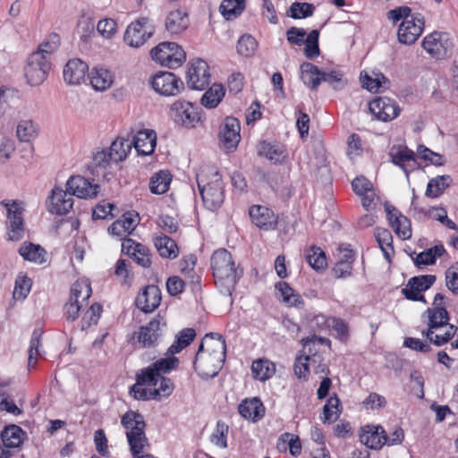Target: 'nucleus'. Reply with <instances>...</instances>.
<instances>
[{
	"label": "nucleus",
	"mask_w": 458,
	"mask_h": 458,
	"mask_svg": "<svg viewBox=\"0 0 458 458\" xmlns=\"http://www.w3.org/2000/svg\"><path fill=\"white\" fill-rule=\"evenodd\" d=\"M211 268L220 293L231 295L243 273L242 269L235 267L232 254L225 249L216 250L211 257Z\"/></svg>",
	"instance_id": "nucleus-1"
},
{
	"label": "nucleus",
	"mask_w": 458,
	"mask_h": 458,
	"mask_svg": "<svg viewBox=\"0 0 458 458\" xmlns=\"http://www.w3.org/2000/svg\"><path fill=\"white\" fill-rule=\"evenodd\" d=\"M121 423L126 429V437L131 454L137 456L138 454L142 453L144 446L148 445L144 418L139 412L128 411L122 416Z\"/></svg>",
	"instance_id": "nucleus-2"
},
{
	"label": "nucleus",
	"mask_w": 458,
	"mask_h": 458,
	"mask_svg": "<svg viewBox=\"0 0 458 458\" xmlns=\"http://www.w3.org/2000/svg\"><path fill=\"white\" fill-rule=\"evenodd\" d=\"M421 47L437 60L450 58L454 52V42L445 32L434 31L427 35L421 42Z\"/></svg>",
	"instance_id": "nucleus-3"
},
{
	"label": "nucleus",
	"mask_w": 458,
	"mask_h": 458,
	"mask_svg": "<svg viewBox=\"0 0 458 458\" xmlns=\"http://www.w3.org/2000/svg\"><path fill=\"white\" fill-rule=\"evenodd\" d=\"M154 61L171 69L181 66L186 59L184 50L174 42H162L150 51Z\"/></svg>",
	"instance_id": "nucleus-4"
},
{
	"label": "nucleus",
	"mask_w": 458,
	"mask_h": 458,
	"mask_svg": "<svg viewBox=\"0 0 458 458\" xmlns=\"http://www.w3.org/2000/svg\"><path fill=\"white\" fill-rule=\"evenodd\" d=\"M50 71V62L47 57L39 52H33L27 61L24 68L27 81L31 86H38L47 79Z\"/></svg>",
	"instance_id": "nucleus-5"
},
{
	"label": "nucleus",
	"mask_w": 458,
	"mask_h": 458,
	"mask_svg": "<svg viewBox=\"0 0 458 458\" xmlns=\"http://www.w3.org/2000/svg\"><path fill=\"white\" fill-rule=\"evenodd\" d=\"M225 359V356L206 353L202 352V346H199L193 361V367L200 377L212 378L218 374Z\"/></svg>",
	"instance_id": "nucleus-6"
},
{
	"label": "nucleus",
	"mask_w": 458,
	"mask_h": 458,
	"mask_svg": "<svg viewBox=\"0 0 458 458\" xmlns=\"http://www.w3.org/2000/svg\"><path fill=\"white\" fill-rule=\"evenodd\" d=\"M165 322L159 317L153 318L133 334V344H139L141 348L156 346L163 333L162 327H165Z\"/></svg>",
	"instance_id": "nucleus-7"
},
{
	"label": "nucleus",
	"mask_w": 458,
	"mask_h": 458,
	"mask_svg": "<svg viewBox=\"0 0 458 458\" xmlns=\"http://www.w3.org/2000/svg\"><path fill=\"white\" fill-rule=\"evenodd\" d=\"M179 364L178 358L171 355L166 358H162L151 366L141 370L138 374V384H148V386H157L158 383V377L162 374L169 373L172 369H175Z\"/></svg>",
	"instance_id": "nucleus-8"
},
{
	"label": "nucleus",
	"mask_w": 458,
	"mask_h": 458,
	"mask_svg": "<svg viewBox=\"0 0 458 458\" xmlns=\"http://www.w3.org/2000/svg\"><path fill=\"white\" fill-rule=\"evenodd\" d=\"M0 204L1 206L4 207L7 211V218L9 221V240H20L24 231L22 217L23 208L21 207L22 203L17 200L9 201L4 199L0 202Z\"/></svg>",
	"instance_id": "nucleus-9"
},
{
	"label": "nucleus",
	"mask_w": 458,
	"mask_h": 458,
	"mask_svg": "<svg viewBox=\"0 0 458 458\" xmlns=\"http://www.w3.org/2000/svg\"><path fill=\"white\" fill-rule=\"evenodd\" d=\"M210 83L209 67L202 59H193L189 63L187 84L191 89L203 90Z\"/></svg>",
	"instance_id": "nucleus-10"
},
{
	"label": "nucleus",
	"mask_w": 458,
	"mask_h": 458,
	"mask_svg": "<svg viewBox=\"0 0 458 458\" xmlns=\"http://www.w3.org/2000/svg\"><path fill=\"white\" fill-rule=\"evenodd\" d=\"M437 277L434 275H422L410 278L402 289L403 295L410 301L427 303L423 292L428 290L435 283Z\"/></svg>",
	"instance_id": "nucleus-11"
},
{
	"label": "nucleus",
	"mask_w": 458,
	"mask_h": 458,
	"mask_svg": "<svg viewBox=\"0 0 458 458\" xmlns=\"http://www.w3.org/2000/svg\"><path fill=\"white\" fill-rule=\"evenodd\" d=\"M153 34V28L148 25V19L141 17L131 22L124 33V42L131 47H141Z\"/></svg>",
	"instance_id": "nucleus-12"
},
{
	"label": "nucleus",
	"mask_w": 458,
	"mask_h": 458,
	"mask_svg": "<svg viewBox=\"0 0 458 458\" xmlns=\"http://www.w3.org/2000/svg\"><path fill=\"white\" fill-rule=\"evenodd\" d=\"M153 89L163 96H175L183 89L184 84L180 78L170 72H160L152 77Z\"/></svg>",
	"instance_id": "nucleus-13"
},
{
	"label": "nucleus",
	"mask_w": 458,
	"mask_h": 458,
	"mask_svg": "<svg viewBox=\"0 0 458 458\" xmlns=\"http://www.w3.org/2000/svg\"><path fill=\"white\" fill-rule=\"evenodd\" d=\"M241 125L238 119L228 116L220 126L219 141L221 146L227 151H234L240 141Z\"/></svg>",
	"instance_id": "nucleus-14"
},
{
	"label": "nucleus",
	"mask_w": 458,
	"mask_h": 458,
	"mask_svg": "<svg viewBox=\"0 0 458 458\" xmlns=\"http://www.w3.org/2000/svg\"><path fill=\"white\" fill-rule=\"evenodd\" d=\"M369 112L377 119L387 122L394 119L400 114V107L395 100L387 97H378L369 104Z\"/></svg>",
	"instance_id": "nucleus-15"
},
{
	"label": "nucleus",
	"mask_w": 458,
	"mask_h": 458,
	"mask_svg": "<svg viewBox=\"0 0 458 458\" xmlns=\"http://www.w3.org/2000/svg\"><path fill=\"white\" fill-rule=\"evenodd\" d=\"M66 189L72 196L81 199L97 197L99 185L81 175L71 176L66 182Z\"/></svg>",
	"instance_id": "nucleus-16"
},
{
	"label": "nucleus",
	"mask_w": 458,
	"mask_h": 458,
	"mask_svg": "<svg viewBox=\"0 0 458 458\" xmlns=\"http://www.w3.org/2000/svg\"><path fill=\"white\" fill-rule=\"evenodd\" d=\"M424 27L421 16L411 17V20L403 21L398 29V40L405 45L413 44L420 36Z\"/></svg>",
	"instance_id": "nucleus-17"
},
{
	"label": "nucleus",
	"mask_w": 458,
	"mask_h": 458,
	"mask_svg": "<svg viewBox=\"0 0 458 458\" xmlns=\"http://www.w3.org/2000/svg\"><path fill=\"white\" fill-rule=\"evenodd\" d=\"M198 187L201 195L205 207L209 210H216L224 202V191L222 183L216 181L213 183H208L207 185H201L198 182Z\"/></svg>",
	"instance_id": "nucleus-18"
},
{
	"label": "nucleus",
	"mask_w": 458,
	"mask_h": 458,
	"mask_svg": "<svg viewBox=\"0 0 458 458\" xmlns=\"http://www.w3.org/2000/svg\"><path fill=\"white\" fill-rule=\"evenodd\" d=\"M171 112L175 123L185 127H192L199 120V114L194 106L187 101H175L171 106Z\"/></svg>",
	"instance_id": "nucleus-19"
},
{
	"label": "nucleus",
	"mask_w": 458,
	"mask_h": 458,
	"mask_svg": "<svg viewBox=\"0 0 458 458\" xmlns=\"http://www.w3.org/2000/svg\"><path fill=\"white\" fill-rule=\"evenodd\" d=\"M161 301V293L156 285H147L135 299V305L144 313L152 312Z\"/></svg>",
	"instance_id": "nucleus-20"
},
{
	"label": "nucleus",
	"mask_w": 458,
	"mask_h": 458,
	"mask_svg": "<svg viewBox=\"0 0 458 458\" xmlns=\"http://www.w3.org/2000/svg\"><path fill=\"white\" fill-rule=\"evenodd\" d=\"M360 441L370 449H378L386 444L387 435L381 426L367 425L360 429Z\"/></svg>",
	"instance_id": "nucleus-21"
},
{
	"label": "nucleus",
	"mask_w": 458,
	"mask_h": 458,
	"mask_svg": "<svg viewBox=\"0 0 458 458\" xmlns=\"http://www.w3.org/2000/svg\"><path fill=\"white\" fill-rule=\"evenodd\" d=\"M49 211L59 216L66 215L72 208L73 199L66 190L55 187L49 197Z\"/></svg>",
	"instance_id": "nucleus-22"
},
{
	"label": "nucleus",
	"mask_w": 458,
	"mask_h": 458,
	"mask_svg": "<svg viewBox=\"0 0 458 458\" xmlns=\"http://www.w3.org/2000/svg\"><path fill=\"white\" fill-rule=\"evenodd\" d=\"M249 215L251 222L259 228L274 229L277 224V217L268 208L261 205H253L250 208Z\"/></svg>",
	"instance_id": "nucleus-23"
},
{
	"label": "nucleus",
	"mask_w": 458,
	"mask_h": 458,
	"mask_svg": "<svg viewBox=\"0 0 458 458\" xmlns=\"http://www.w3.org/2000/svg\"><path fill=\"white\" fill-rule=\"evenodd\" d=\"M122 251L132 258L142 267H149L151 265L148 249L140 243H135L130 238L123 239Z\"/></svg>",
	"instance_id": "nucleus-24"
},
{
	"label": "nucleus",
	"mask_w": 458,
	"mask_h": 458,
	"mask_svg": "<svg viewBox=\"0 0 458 458\" xmlns=\"http://www.w3.org/2000/svg\"><path fill=\"white\" fill-rule=\"evenodd\" d=\"M88 70V64L82 60L71 59L64 68V80L69 85H79L84 81Z\"/></svg>",
	"instance_id": "nucleus-25"
},
{
	"label": "nucleus",
	"mask_w": 458,
	"mask_h": 458,
	"mask_svg": "<svg viewBox=\"0 0 458 458\" xmlns=\"http://www.w3.org/2000/svg\"><path fill=\"white\" fill-rule=\"evenodd\" d=\"M387 219L394 233L403 240L411 236L410 221L403 216L394 206L386 205Z\"/></svg>",
	"instance_id": "nucleus-26"
},
{
	"label": "nucleus",
	"mask_w": 458,
	"mask_h": 458,
	"mask_svg": "<svg viewBox=\"0 0 458 458\" xmlns=\"http://www.w3.org/2000/svg\"><path fill=\"white\" fill-rule=\"evenodd\" d=\"M190 25L189 15L184 9L171 11L166 16L165 27L171 35H178L184 31Z\"/></svg>",
	"instance_id": "nucleus-27"
},
{
	"label": "nucleus",
	"mask_w": 458,
	"mask_h": 458,
	"mask_svg": "<svg viewBox=\"0 0 458 458\" xmlns=\"http://www.w3.org/2000/svg\"><path fill=\"white\" fill-rule=\"evenodd\" d=\"M131 141L139 155L148 156L155 150L157 135L152 130H143L134 135Z\"/></svg>",
	"instance_id": "nucleus-28"
},
{
	"label": "nucleus",
	"mask_w": 458,
	"mask_h": 458,
	"mask_svg": "<svg viewBox=\"0 0 458 458\" xmlns=\"http://www.w3.org/2000/svg\"><path fill=\"white\" fill-rule=\"evenodd\" d=\"M392 162L400 166L408 176L409 173L414 169V165L410 163H415V153L407 147H393L389 152Z\"/></svg>",
	"instance_id": "nucleus-29"
},
{
	"label": "nucleus",
	"mask_w": 458,
	"mask_h": 458,
	"mask_svg": "<svg viewBox=\"0 0 458 458\" xmlns=\"http://www.w3.org/2000/svg\"><path fill=\"white\" fill-rule=\"evenodd\" d=\"M428 318V329L430 334L437 332L443 327H448L449 314L445 307L428 308L423 314Z\"/></svg>",
	"instance_id": "nucleus-30"
},
{
	"label": "nucleus",
	"mask_w": 458,
	"mask_h": 458,
	"mask_svg": "<svg viewBox=\"0 0 458 458\" xmlns=\"http://www.w3.org/2000/svg\"><path fill=\"white\" fill-rule=\"evenodd\" d=\"M199 346H202V352L206 353L225 356V340L218 333L206 334Z\"/></svg>",
	"instance_id": "nucleus-31"
},
{
	"label": "nucleus",
	"mask_w": 458,
	"mask_h": 458,
	"mask_svg": "<svg viewBox=\"0 0 458 458\" xmlns=\"http://www.w3.org/2000/svg\"><path fill=\"white\" fill-rule=\"evenodd\" d=\"M239 413L252 421L259 420L265 414V407L259 398L242 401L238 407Z\"/></svg>",
	"instance_id": "nucleus-32"
},
{
	"label": "nucleus",
	"mask_w": 458,
	"mask_h": 458,
	"mask_svg": "<svg viewBox=\"0 0 458 458\" xmlns=\"http://www.w3.org/2000/svg\"><path fill=\"white\" fill-rule=\"evenodd\" d=\"M301 79L310 89L316 90L322 82V70L311 63L304 62L301 64Z\"/></svg>",
	"instance_id": "nucleus-33"
},
{
	"label": "nucleus",
	"mask_w": 458,
	"mask_h": 458,
	"mask_svg": "<svg viewBox=\"0 0 458 458\" xmlns=\"http://www.w3.org/2000/svg\"><path fill=\"white\" fill-rule=\"evenodd\" d=\"M92 87L98 91H104L109 89L114 81L112 72L102 67L94 68L89 74Z\"/></svg>",
	"instance_id": "nucleus-34"
},
{
	"label": "nucleus",
	"mask_w": 458,
	"mask_h": 458,
	"mask_svg": "<svg viewBox=\"0 0 458 458\" xmlns=\"http://www.w3.org/2000/svg\"><path fill=\"white\" fill-rule=\"evenodd\" d=\"M154 245L162 258L174 259L178 256V247L175 242L166 235L154 238Z\"/></svg>",
	"instance_id": "nucleus-35"
},
{
	"label": "nucleus",
	"mask_w": 458,
	"mask_h": 458,
	"mask_svg": "<svg viewBox=\"0 0 458 458\" xmlns=\"http://www.w3.org/2000/svg\"><path fill=\"white\" fill-rule=\"evenodd\" d=\"M375 237L385 259L388 261V263H391L392 258L394 255L393 236L391 232L387 229L377 228L375 230Z\"/></svg>",
	"instance_id": "nucleus-36"
},
{
	"label": "nucleus",
	"mask_w": 458,
	"mask_h": 458,
	"mask_svg": "<svg viewBox=\"0 0 458 458\" xmlns=\"http://www.w3.org/2000/svg\"><path fill=\"white\" fill-rule=\"evenodd\" d=\"M132 142L129 139L117 138L109 148V155L114 162L124 160L131 151Z\"/></svg>",
	"instance_id": "nucleus-37"
},
{
	"label": "nucleus",
	"mask_w": 458,
	"mask_h": 458,
	"mask_svg": "<svg viewBox=\"0 0 458 458\" xmlns=\"http://www.w3.org/2000/svg\"><path fill=\"white\" fill-rule=\"evenodd\" d=\"M24 432L17 425H9L1 433L2 441L5 447H19L22 443Z\"/></svg>",
	"instance_id": "nucleus-38"
},
{
	"label": "nucleus",
	"mask_w": 458,
	"mask_h": 458,
	"mask_svg": "<svg viewBox=\"0 0 458 458\" xmlns=\"http://www.w3.org/2000/svg\"><path fill=\"white\" fill-rule=\"evenodd\" d=\"M443 245H436L420 253H419L412 260L416 267L433 265L436 263L437 258L441 257L445 252Z\"/></svg>",
	"instance_id": "nucleus-39"
},
{
	"label": "nucleus",
	"mask_w": 458,
	"mask_h": 458,
	"mask_svg": "<svg viewBox=\"0 0 458 458\" xmlns=\"http://www.w3.org/2000/svg\"><path fill=\"white\" fill-rule=\"evenodd\" d=\"M20 255L26 260L42 264L45 262V250L31 242H25L19 249Z\"/></svg>",
	"instance_id": "nucleus-40"
},
{
	"label": "nucleus",
	"mask_w": 458,
	"mask_h": 458,
	"mask_svg": "<svg viewBox=\"0 0 458 458\" xmlns=\"http://www.w3.org/2000/svg\"><path fill=\"white\" fill-rule=\"evenodd\" d=\"M451 182L450 175L437 176L428 182L425 195L428 198H437L450 186Z\"/></svg>",
	"instance_id": "nucleus-41"
},
{
	"label": "nucleus",
	"mask_w": 458,
	"mask_h": 458,
	"mask_svg": "<svg viewBox=\"0 0 458 458\" xmlns=\"http://www.w3.org/2000/svg\"><path fill=\"white\" fill-rule=\"evenodd\" d=\"M251 371L255 379L265 381L274 375L276 366L268 360L260 359L253 361Z\"/></svg>",
	"instance_id": "nucleus-42"
},
{
	"label": "nucleus",
	"mask_w": 458,
	"mask_h": 458,
	"mask_svg": "<svg viewBox=\"0 0 458 458\" xmlns=\"http://www.w3.org/2000/svg\"><path fill=\"white\" fill-rule=\"evenodd\" d=\"M196 333L193 328H184L178 333L175 341L168 348L167 354L174 355L187 347L195 338Z\"/></svg>",
	"instance_id": "nucleus-43"
},
{
	"label": "nucleus",
	"mask_w": 458,
	"mask_h": 458,
	"mask_svg": "<svg viewBox=\"0 0 458 458\" xmlns=\"http://www.w3.org/2000/svg\"><path fill=\"white\" fill-rule=\"evenodd\" d=\"M259 154L265 156L274 163H277L285 157V149L284 147L279 143L271 144L267 141H263L260 144Z\"/></svg>",
	"instance_id": "nucleus-44"
},
{
	"label": "nucleus",
	"mask_w": 458,
	"mask_h": 458,
	"mask_svg": "<svg viewBox=\"0 0 458 458\" xmlns=\"http://www.w3.org/2000/svg\"><path fill=\"white\" fill-rule=\"evenodd\" d=\"M225 89L222 84H214L202 96L201 104L206 108H215L225 96Z\"/></svg>",
	"instance_id": "nucleus-45"
},
{
	"label": "nucleus",
	"mask_w": 458,
	"mask_h": 458,
	"mask_svg": "<svg viewBox=\"0 0 458 458\" xmlns=\"http://www.w3.org/2000/svg\"><path fill=\"white\" fill-rule=\"evenodd\" d=\"M276 289L281 293L284 302L290 306L301 308L303 307V300L301 296L293 290L288 283L281 281L276 285Z\"/></svg>",
	"instance_id": "nucleus-46"
},
{
	"label": "nucleus",
	"mask_w": 458,
	"mask_h": 458,
	"mask_svg": "<svg viewBox=\"0 0 458 458\" xmlns=\"http://www.w3.org/2000/svg\"><path fill=\"white\" fill-rule=\"evenodd\" d=\"M171 181L172 175L168 171H159L152 176L149 190L153 194H163L168 190Z\"/></svg>",
	"instance_id": "nucleus-47"
},
{
	"label": "nucleus",
	"mask_w": 458,
	"mask_h": 458,
	"mask_svg": "<svg viewBox=\"0 0 458 458\" xmlns=\"http://www.w3.org/2000/svg\"><path fill=\"white\" fill-rule=\"evenodd\" d=\"M91 293L90 284L88 281L78 280L72 285L70 299L77 302H82V304L86 302L87 304Z\"/></svg>",
	"instance_id": "nucleus-48"
},
{
	"label": "nucleus",
	"mask_w": 458,
	"mask_h": 458,
	"mask_svg": "<svg viewBox=\"0 0 458 458\" xmlns=\"http://www.w3.org/2000/svg\"><path fill=\"white\" fill-rule=\"evenodd\" d=\"M360 81L362 87L370 92H377L384 84L389 83L382 73H375V77H372L365 72H360Z\"/></svg>",
	"instance_id": "nucleus-49"
},
{
	"label": "nucleus",
	"mask_w": 458,
	"mask_h": 458,
	"mask_svg": "<svg viewBox=\"0 0 458 458\" xmlns=\"http://www.w3.org/2000/svg\"><path fill=\"white\" fill-rule=\"evenodd\" d=\"M219 9L226 20H233L242 13L244 0H223Z\"/></svg>",
	"instance_id": "nucleus-50"
},
{
	"label": "nucleus",
	"mask_w": 458,
	"mask_h": 458,
	"mask_svg": "<svg viewBox=\"0 0 458 458\" xmlns=\"http://www.w3.org/2000/svg\"><path fill=\"white\" fill-rule=\"evenodd\" d=\"M457 327L454 325H448L445 332L444 334H437V332L434 334H430L429 331H422V335L427 337L429 341V344H433L437 346H442L443 344L448 343L456 334Z\"/></svg>",
	"instance_id": "nucleus-51"
},
{
	"label": "nucleus",
	"mask_w": 458,
	"mask_h": 458,
	"mask_svg": "<svg viewBox=\"0 0 458 458\" xmlns=\"http://www.w3.org/2000/svg\"><path fill=\"white\" fill-rule=\"evenodd\" d=\"M306 260L310 266L316 270L324 268L327 266L325 252L319 247H310V250H307Z\"/></svg>",
	"instance_id": "nucleus-52"
},
{
	"label": "nucleus",
	"mask_w": 458,
	"mask_h": 458,
	"mask_svg": "<svg viewBox=\"0 0 458 458\" xmlns=\"http://www.w3.org/2000/svg\"><path fill=\"white\" fill-rule=\"evenodd\" d=\"M257 47V40L249 34L242 36L237 42L238 54L245 57L252 56L255 54Z\"/></svg>",
	"instance_id": "nucleus-53"
},
{
	"label": "nucleus",
	"mask_w": 458,
	"mask_h": 458,
	"mask_svg": "<svg viewBox=\"0 0 458 458\" xmlns=\"http://www.w3.org/2000/svg\"><path fill=\"white\" fill-rule=\"evenodd\" d=\"M340 401L336 394L330 396L323 407L322 420L324 423H331L338 419V406Z\"/></svg>",
	"instance_id": "nucleus-54"
},
{
	"label": "nucleus",
	"mask_w": 458,
	"mask_h": 458,
	"mask_svg": "<svg viewBox=\"0 0 458 458\" xmlns=\"http://www.w3.org/2000/svg\"><path fill=\"white\" fill-rule=\"evenodd\" d=\"M322 82H327L334 89H342L347 83L344 73L339 70L323 71Z\"/></svg>",
	"instance_id": "nucleus-55"
},
{
	"label": "nucleus",
	"mask_w": 458,
	"mask_h": 458,
	"mask_svg": "<svg viewBox=\"0 0 458 458\" xmlns=\"http://www.w3.org/2000/svg\"><path fill=\"white\" fill-rule=\"evenodd\" d=\"M16 134L21 141L28 142L37 136V126L31 120L21 121Z\"/></svg>",
	"instance_id": "nucleus-56"
},
{
	"label": "nucleus",
	"mask_w": 458,
	"mask_h": 458,
	"mask_svg": "<svg viewBox=\"0 0 458 458\" xmlns=\"http://www.w3.org/2000/svg\"><path fill=\"white\" fill-rule=\"evenodd\" d=\"M315 6L310 3L294 2L290 6L287 14L293 19L307 18L313 14Z\"/></svg>",
	"instance_id": "nucleus-57"
},
{
	"label": "nucleus",
	"mask_w": 458,
	"mask_h": 458,
	"mask_svg": "<svg viewBox=\"0 0 458 458\" xmlns=\"http://www.w3.org/2000/svg\"><path fill=\"white\" fill-rule=\"evenodd\" d=\"M154 386L156 388L153 391L150 390V395H152L154 399L157 397H167L174 390V384L172 380L163 376L158 377V383Z\"/></svg>",
	"instance_id": "nucleus-58"
},
{
	"label": "nucleus",
	"mask_w": 458,
	"mask_h": 458,
	"mask_svg": "<svg viewBox=\"0 0 458 458\" xmlns=\"http://www.w3.org/2000/svg\"><path fill=\"white\" fill-rule=\"evenodd\" d=\"M42 336V332L39 330H34L31 335L30 350H29V358H28V367L32 368L35 366L37 362L38 356L39 354V347H40V339Z\"/></svg>",
	"instance_id": "nucleus-59"
},
{
	"label": "nucleus",
	"mask_w": 458,
	"mask_h": 458,
	"mask_svg": "<svg viewBox=\"0 0 458 458\" xmlns=\"http://www.w3.org/2000/svg\"><path fill=\"white\" fill-rule=\"evenodd\" d=\"M32 282L27 276H18L15 282L13 297L14 300H24L29 294Z\"/></svg>",
	"instance_id": "nucleus-60"
},
{
	"label": "nucleus",
	"mask_w": 458,
	"mask_h": 458,
	"mask_svg": "<svg viewBox=\"0 0 458 458\" xmlns=\"http://www.w3.org/2000/svg\"><path fill=\"white\" fill-rule=\"evenodd\" d=\"M309 360L310 355L306 353L296 357L293 370L299 379H302L304 381L308 379L310 375Z\"/></svg>",
	"instance_id": "nucleus-61"
},
{
	"label": "nucleus",
	"mask_w": 458,
	"mask_h": 458,
	"mask_svg": "<svg viewBox=\"0 0 458 458\" xmlns=\"http://www.w3.org/2000/svg\"><path fill=\"white\" fill-rule=\"evenodd\" d=\"M228 426L223 421H217L216 430L211 436V442L216 445L225 448L227 446L226 437Z\"/></svg>",
	"instance_id": "nucleus-62"
},
{
	"label": "nucleus",
	"mask_w": 458,
	"mask_h": 458,
	"mask_svg": "<svg viewBox=\"0 0 458 458\" xmlns=\"http://www.w3.org/2000/svg\"><path fill=\"white\" fill-rule=\"evenodd\" d=\"M60 45V37L58 34L52 33L47 39L38 46L36 52H39L43 56L47 57L48 55L55 52Z\"/></svg>",
	"instance_id": "nucleus-63"
},
{
	"label": "nucleus",
	"mask_w": 458,
	"mask_h": 458,
	"mask_svg": "<svg viewBox=\"0 0 458 458\" xmlns=\"http://www.w3.org/2000/svg\"><path fill=\"white\" fill-rule=\"evenodd\" d=\"M445 284L454 293H458V262L445 271Z\"/></svg>",
	"instance_id": "nucleus-64"
}]
</instances>
